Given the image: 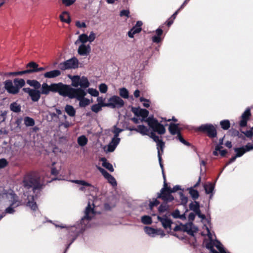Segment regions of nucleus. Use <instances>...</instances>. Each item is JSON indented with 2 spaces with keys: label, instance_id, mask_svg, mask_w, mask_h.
Instances as JSON below:
<instances>
[{
  "label": "nucleus",
  "instance_id": "32",
  "mask_svg": "<svg viewBox=\"0 0 253 253\" xmlns=\"http://www.w3.org/2000/svg\"><path fill=\"white\" fill-rule=\"evenodd\" d=\"M188 190L190 196L194 200H196L199 198V193L197 190L194 189L193 188H189Z\"/></svg>",
  "mask_w": 253,
  "mask_h": 253
},
{
  "label": "nucleus",
  "instance_id": "22",
  "mask_svg": "<svg viewBox=\"0 0 253 253\" xmlns=\"http://www.w3.org/2000/svg\"><path fill=\"white\" fill-rule=\"evenodd\" d=\"M61 75V72L58 70H54L44 74V77L46 78H54Z\"/></svg>",
  "mask_w": 253,
  "mask_h": 253
},
{
  "label": "nucleus",
  "instance_id": "3",
  "mask_svg": "<svg viewBox=\"0 0 253 253\" xmlns=\"http://www.w3.org/2000/svg\"><path fill=\"white\" fill-rule=\"evenodd\" d=\"M23 186L27 189L33 188L34 193L36 192V190H41L43 184L41 182L40 177L34 172H31L26 174L23 180Z\"/></svg>",
  "mask_w": 253,
  "mask_h": 253
},
{
  "label": "nucleus",
  "instance_id": "33",
  "mask_svg": "<svg viewBox=\"0 0 253 253\" xmlns=\"http://www.w3.org/2000/svg\"><path fill=\"white\" fill-rule=\"evenodd\" d=\"M234 151H235V152H236V157H241L245 153H246L244 147H243V146L241 147L234 148Z\"/></svg>",
  "mask_w": 253,
  "mask_h": 253
},
{
  "label": "nucleus",
  "instance_id": "31",
  "mask_svg": "<svg viewBox=\"0 0 253 253\" xmlns=\"http://www.w3.org/2000/svg\"><path fill=\"white\" fill-rule=\"evenodd\" d=\"M21 107L16 102H12L10 105V109L15 113H19L21 111Z\"/></svg>",
  "mask_w": 253,
  "mask_h": 253
},
{
  "label": "nucleus",
  "instance_id": "30",
  "mask_svg": "<svg viewBox=\"0 0 253 253\" xmlns=\"http://www.w3.org/2000/svg\"><path fill=\"white\" fill-rule=\"evenodd\" d=\"M27 83L31 86L34 87V89H39L41 86V84L35 80H27Z\"/></svg>",
  "mask_w": 253,
  "mask_h": 253
},
{
  "label": "nucleus",
  "instance_id": "13",
  "mask_svg": "<svg viewBox=\"0 0 253 253\" xmlns=\"http://www.w3.org/2000/svg\"><path fill=\"white\" fill-rule=\"evenodd\" d=\"M142 24L143 23L141 21H137L135 25L128 31V36L130 38H133L135 34L139 33L142 30L141 26Z\"/></svg>",
  "mask_w": 253,
  "mask_h": 253
},
{
  "label": "nucleus",
  "instance_id": "44",
  "mask_svg": "<svg viewBox=\"0 0 253 253\" xmlns=\"http://www.w3.org/2000/svg\"><path fill=\"white\" fill-rule=\"evenodd\" d=\"M164 148L158 149V157L159 159V162L161 168H163V164L162 163V156L164 153Z\"/></svg>",
  "mask_w": 253,
  "mask_h": 253
},
{
  "label": "nucleus",
  "instance_id": "46",
  "mask_svg": "<svg viewBox=\"0 0 253 253\" xmlns=\"http://www.w3.org/2000/svg\"><path fill=\"white\" fill-rule=\"evenodd\" d=\"M179 195L181 204L186 207L188 202V198L182 192H179Z\"/></svg>",
  "mask_w": 253,
  "mask_h": 253
},
{
  "label": "nucleus",
  "instance_id": "29",
  "mask_svg": "<svg viewBox=\"0 0 253 253\" xmlns=\"http://www.w3.org/2000/svg\"><path fill=\"white\" fill-rule=\"evenodd\" d=\"M101 161L102 162V166L108 169L110 171L113 172L114 169L112 165L107 162L105 158H102Z\"/></svg>",
  "mask_w": 253,
  "mask_h": 253
},
{
  "label": "nucleus",
  "instance_id": "19",
  "mask_svg": "<svg viewBox=\"0 0 253 253\" xmlns=\"http://www.w3.org/2000/svg\"><path fill=\"white\" fill-rule=\"evenodd\" d=\"M169 130L171 135H177L178 133H180L179 124L170 123L169 125Z\"/></svg>",
  "mask_w": 253,
  "mask_h": 253
},
{
  "label": "nucleus",
  "instance_id": "17",
  "mask_svg": "<svg viewBox=\"0 0 253 253\" xmlns=\"http://www.w3.org/2000/svg\"><path fill=\"white\" fill-rule=\"evenodd\" d=\"M157 218L158 220L162 223L165 229L170 228L171 225L172 223L171 219L168 218L166 216L165 217H162L160 216H158Z\"/></svg>",
  "mask_w": 253,
  "mask_h": 253
},
{
  "label": "nucleus",
  "instance_id": "28",
  "mask_svg": "<svg viewBox=\"0 0 253 253\" xmlns=\"http://www.w3.org/2000/svg\"><path fill=\"white\" fill-rule=\"evenodd\" d=\"M60 19L62 22L70 23L71 21L69 14L67 11H64L60 15Z\"/></svg>",
  "mask_w": 253,
  "mask_h": 253
},
{
  "label": "nucleus",
  "instance_id": "40",
  "mask_svg": "<svg viewBox=\"0 0 253 253\" xmlns=\"http://www.w3.org/2000/svg\"><path fill=\"white\" fill-rule=\"evenodd\" d=\"M241 132L245 136V140L246 137L249 139H252L253 137V127H251L250 129L245 131L241 130Z\"/></svg>",
  "mask_w": 253,
  "mask_h": 253
},
{
  "label": "nucleus",
  "instance_id": "2",
  "mask_svg": "<svg viewBox=\"0 0 253 253\" xmlns=\"http://www.w3.org/2000/svg\"><path fill=\"white\" fill-rule=\"evenodd\" d=\"M145 121L152 129L150 132V137L157 143V150L160 148H164L165 147V142L162 139H159V137L155 133L157 132L160 135L164 134L166 132L165 126L160 123L157 119L154 118L153 116L149 117Z\"/></svg>",
  "mask_w": 253,
  "mask_h": 253
},
{
  "label": "nucleus",
  "instance_id": "49",
  "mask_svg": "<svg viewBox=\"0 0 253 253\" xmlns=\"http://www.w3.org/2000/svg\"><path fill=\"white\" fill-rule=\"evenodd\" d=\"M204 243L206 248L209 249L210 252L213 249H214L213 248L214 246V243L211 239L209 242H204Z\"/></svg>",
  "mask_w": 253,
  "mask_h": 253
},
{
  "label": "nucleus",
  "instance_id": "6",
  "mask_svg": "<svg viewBox=\"0 0 253 253\" xmlns=\"http://www.w3.org/2000/svg\"><path fill=\"white\" fill-rule=\"evenodd\" d=\"M39 65L33 61L28 63L26 66V69L21 71H17L13 72H9L7 74L8 76H22L26 75L28 77H30L28 75L33 73L36 72L37 68Z\"/></svg>",
  "mask_w": 253,
  "mask_h": 253
},
{
  "label": "nucleus",
  "instance_id": "9",
  "mask_svg": "<svg viewBox=\"0 0 253 253\" xmlns=\"http://www.w3.org/2000/svg\"><path fill=\"white\" fill-rule=\"evenodd\" d=\"M124 104L125 102L122 98L118 96L114 95L109 99L108 102L104 105L113 109H119L123 107Z\"/></svg>",
  "mask_w": 253,
  "mask_h": 253
},
{
  "label": "nucleus",
  "instance_id": "39",
  "mask_svg": "<svg viewBox=\"0 0 253 253\" xmlns=\"http://www.w3.org/2000/svg\"><path fill=\"white\" fill-rule=\"evenodd\" d=\"M144 231L147 234L154 236L157 233V229L151 227H145Z\"/></svg>",
  "mask_w": 253,
  "mask_h": 253
},
{
  "label": "nucleus",
  "instance_id": "62",
  "mask_svg": "<svg viewBox=\"0 0 253 253\" xmlns=\"http://www.w3.org/2000/svg\"><path fill=\"white\" fill-rule=\"evenodd\" d=\"M76 0H62V3L67 6H69L73 4Z\"/></svg>",
  "mask_w": 253,
  "mask_h": 253
},
{
  "label": "nucleus",
  "instance_id": "38",
  "mask_svg": "<svg viewBox=\"0 0 253 253\" xmlns=\"http://www.w3.org/2000/svg\"><path fill=\"white\" fill-rule=\"evenodd\" d=\"M214 188V185L210 183L209 184H205L204 185V189L206 194L212 193Z\"/></svg>",
  "mask_w": 253,
  "mask_h": 253
},
{
  "label": "nucleus",
  "instance_id": "21",
  "mask_svg": "<svg viewBox=\"0 0 253 253\" xmlns=\"http://www.w3.org/2000/svg\"><path fill=\"white\" fill-rule=\"evenodd\" d=\"M137 132L143 135H148L150 137V132L149 129L144 125H138L137 126Z\"/></svg>",
  "mask_w": 253,
  "mask_h": 253
},
{
  "label": "nucleus",
  "instance_id": "37",
  "mask_svg": "<svg viewBox=\"0 0 253 253\" xmlns=\"http://www.w3.org/2000/svg\"><path fill=\"white\" fill-rule=\"evenodd\" d=\"M79 41L84 44L88 41V38L87 35L85 34H83L79 37V39L75 42V44H77Z\"/></svg>",
  "mask_w": 253,
  "mask_h": 253
},
{
  "label": "nucleus",
  "instance_id": "1",
  "mask_svg": "<svg viewBox=\"0 0 253 253\" xmlns=\"http://www.w3.org/2000/svg\"><path fill=\"white\" fill-rule=\"evenodd\" d=\"M71 80V85L77 87L73 88L70 85H68L65 97H68L70 99L76 98L79 102V106L81 107H85L90 104L89 99L85 98L86 92L84 89L89 87L90 84L87 78L85 76L81 77L80 76H69Z\"/></svg>",
  "mask_w": 253,
  "mask_h": 253
},
{
  "label": "nucleus",
  "instance_id": "11",
  "mask_svg": "<svg viewBox=\"0 0 253 253\" xmlns=\"http://www.w3.org/2000/svg\"><path fill=\"white\" fill-rule=\"evenodd\" d=\"M131 111L137 117H142V119L141 121H145V120L148 118L147 117L149 115V111L145 109H141L139 107H132L131 108Z\"/></svg>",
  "mask_w": 253,
  "mask_h": 253
},
{
  "label": "nucleus",
  "instance_id": "34",
  "mask_svg": "<svg viewBox=\"0 0 253 253\" xmlns=\"http://www.w3.org/2000/svg\"><path fill=\"white\" fill-rule=\"evenodd\" d=\"M220 125L224 130H228L230 127V123L228 120H224L220 121Z\"/></svg>",
  "mask_w": 253,
  "mask_h": 253
},
{
  "label": "nucleus",
  "instance_id": "63",
  "mask_svg": "<svg viewBox=\"0 0 253 253\" xmlns=\"http://www.w3.org/2000/svg\"><path fill=\"white\" fill-rule=\"evenodd\" d=\"M123 131L122 129L118 128L115 126L114 130L113 131V133L114 134V136L118 137L119 135V133Z\"/></svg>",
  "mask_w": 253,
  "mask_h": 253
},
{
  "label": "nucleus",
  "instance_id": "64",
  "mask_svg": "<svg viewBox=\"0 0 253 253\" xmlns=\"http://www.w3.org/2000/svg\"><path fill=\"white\" fill-rule=\"evenodd\" d=\"M76 26L79 28H85L86 25L84 22H81L80 21L76 22Z\"/></svg>",
  "mask_w": 253,
  "mask_h": 253
},
{
  "label": "nucleus",
  "instance_id": "48",
  "mask_svg": "<svg viewBox=\"0 0 253 253\" xmlns=\"http://www.w3.org/2000/svg\"><path fill=\"white\" fill-rule=\"evenodd\" d=\"M176 138L178 139L182 143L187 146H190L191 144L186 141L183 137L182 136L181 133H178L176 137Z\"/></svg>",
  "mask_w": 253,
  "mask_h": 253
},
{
  "label": "nucleus",
  "instance_id": "56",
  "mask_svg": "<svg viewBox=\"0 0 253 253\" xmlns=\"http://www.w3.org/2000/svg\"><path fill=\"white\" fill-rule=\"evenodd\" d=\"M98 169L106 179H107L111 175L105 169L101 167H98Z\"/></svg>",
  "mask_w": 253,
  "mask_h": 253
},
{
  "label": "nucleus",
  "instance_id": "20",
  "mask_svg": "<svg viewBox=\"0 0 253 253\" xmlns=\"http://www.w3.org/2000/svg\"><path fill=\"white\" fill-rule=\"evenodd\" d=\"M163 33V31L162 29H157L156 30V35L152 37V42L154 43H160L162 40V39L161 38V36L162 35Z\"/></svg>",
  "mask_w": 253,
  "mask_h": 253
},
{
  "label": "nucleus",
  "instance_id": "47",
  "mask_svg": "<svg viewBox=\"0 0 253 253\" xmlns=\"http://www.w3.org/2000/svg\"><path fill=\"white\" fill-rule=\"evenodd\" d=\"M167 203H168L162 204L159 206L158 211L160 212H164L169 210V206L167 205Z\"/></svg>",
  "mask_w": 253,
  "mask_h": 253
},
{
  "label": "nucleus",
  "instance_id": "35",
  "mask_svg": "<svg viewBox=\"0 0 253 253\" xmlns=\"http://www.w3.org/2000/svg\"><path fill=\"white\" fill-rule=\"evenodd\" d=\"M24 120V124L27 126H33L35 124L34 120L29 117H25Z\"/></svg>",
  "mask_w": 253,
  "mask_h": 253
},
{
  "label": "nucleus",
  "instance_id": "45",
  "mask_svg": "<svg viewBox=\"0 0 253 253\" xmlns=\"http://www.w3.org/2000/svg\"><path fill=\"white\" fill-rule=\"evenodd\" d=\"M182 231L187 232L191 236H194V232L192 230L191 227L187 225L182 224Z\"/></svg>",
  "mask_w": 253,
  "mask_h": 253
},
{
  "label": "nucleus",
  "instance_id": "59",
  "mask_svg": "<svg viewBox=\"0 0 253 253\" xmlns=\"http://www.w3.org/2000/svg\"><path fill=\"white\" fill-rule=\"evenodd\" d=\"M55 164V162H53L52 164V167L51 169V175L56 176L59 174V171L54 167V165Z\"/></svg>",
  "mask_w": 253,
  "mask_h": 253
},
{
  "label": "nucleus",
  "instance_id": "58",
  "mask_svg": "<svg viewBox=\"0 0 253 253\" xmlns=\"http://www.w3.org/2000/svg\"><path fill=\"white\" fill-rule=\"evenodd\" d=\"M224 138V136L219 139L218 144L215 146V150L216 151L220 150L223 148L222 145L223 144Z\"/></svg>",
  "mask_w": 253,
  "mask_h": 253
},
{
  "label": "nucleus",
  "instance_id": "43",
  "mask_svg": "<svg viewBox=\"0 0 253 253\" xmlns=\"http://www.w3.org/2000/svg\"><path fill=\"white\" fill-rule=\"evenodd\" d=\"M141 222L144 224H151L152 223V219L149 215H144L141 217Z\"/></svg>",
  "mask_w": 253,
  "mask_h": 253
},
{
  "label": "nucleus",
  "instance_id": "18",
  "mask_svg": "<svg viewBox=\"0 0 253 253\" xmlns=\"http://www.w3.org/2000/svg\"><path fill=\"white\" fill-rule=\"evenodd\" d=\"M28 202L27 206L30 207L31 210L36 211L38 209V206L36 202L35 201V196L34 195H30L28 196Z\"/></svg>",
  "mask_w": 253,
  "mask_h": 253
},
{
  "label": "nucleus",
  "instance_id": "4",
  "mask_svg": "<svg viewBox=\"0 0 253 253\" xmlns=\"http://www.w3.org/2000/svg\"><path fill=\"white\" fill-rule=\"evenodd\" d=\"M68 85L62 83H53L49 85L46 83H43L42 85L41 93L47 95L49 93L50 91H51L53 92H58L59 95L65 97Z\"/></svg>",
  "mask_w": 253,
  "mask_h": 253
},
{
  "label": "nucleus",
  "instance_id": "52",
  "mask_svg": "<svg viewBox=\"0 0 253 253\" xmlns=\"http://www.w3.org/2000/svg\"><path fill=\"white\" fill-rule=\"evenodd\" d=\"M87 92L92 96L97 97L99 95V92L96 89L92 88H88Z\"/></svg>",
  "mask_w": 253,
  "mask_h": 253
},
{
  "label": "nucleus",
  "instance_id": "50",
  "mask_svg": "<svg viewBox=\"0 0 253 253\" xmlns=\"http://www.w3.org/2000/svg\"><path fill=\"white\" fill-rule=\"evenodd\" d=\"M73 182H74L76 184L82 185L83 186L90 187L91 186V184L88 183L87 182H86L84 180H75L73 181Z\"/></svg>",
  "mask_w": 253,
  "mask_h": 253
},
{
  "label": "nucleus",
  "instance_id": "51",
  "mask_svg": "<svg viewBox=\"0 0 253 253\" xmlns=\"http://www.w3.org/2000/svg\"><path fill=\"white\" fill-rule=\"evenodd\" d=\"M106 179L108 180V182L113 186H117V181L115 178L112 175H110Z\"/></svg>",
  "mask_w": 253,
  "mask_h": 253
},
{
  "label": "nucleus",
  "instance_id": "53",
  "mask_svg": "<svg viewBox=\"0 0 253 253\" xmlns=\"http://www.w3.org/2000/svg\"><path fill=\"white\" fill-rule=\"evenodd\" d=\"M8 165L7 161L4 159H0V169H3L7 167Z\"/></svg>",
  "mask_w": 253,
  "mask_h": 253
},
{
  "label": "nucleus",
  "instance_id": "26",
  "mask_svg": "<svg viewBox=\"0 0 253 253\" xmlns=\"http://www.w3.org/2000/svg\"><path fill=\"white\" fill-rule=\"evenodd\" d=\"M189 209L193 211L195 213L198 212L200 211V204L198 202L195 201L194 202H192L189 205Z\"/></svg>",
  "mask_w": 253,
  "mask_h": 253
},
{
  "label": "nucleus",
  "instance_id": "61",
  "mask_svg": "<svg viewBox=\"0 0 253 253\" xmlns=\"http://www.w3.org/2000/svg\"><path fill=\"white\" fill-rule=\"evenodd\" d=\"M160 204V202L157 200L155 199L153 201L150 202L149 203V207L151 209H152L155 206H157Z\"/></svg>",
  "mask_w": 253,
  "mask_h": 253
},
{
  "label": "nucleus",
  "instance_id": "7",
  "mask_svg": "<svg viewBox=\"0 0 253 253\" xmlns=\"http://www.w3.org/2000/svg\"><path fill=\"white\" fill-rule=\"evenodd\" d=\"M197 130L205 133L210 138L217 136V130L215 126L211 124L202 125L197 128Z\"/></svg>",
  "mask_w": 253,
  "mask_h": 253
},
{
  "label": "nucleus",
  "instance_id": "27",
  "mask_svg": "<svg viewBox=\"0 0 253 253\" xmlns=\"http://www.w3.org/2000/svg\"><path fill=\"white\" fill-rule=\"evenodd\" d=\"M10 195L13 199V201L10 206L5 210V212L8 213H13L15 211L12 206L14 204V203L16 202V198L17 197L15 194H11Z\"/></svg>",
  "mask_w": 253,
  "mask_h": 253
},
{
  "label": "nucleus",
  "instance_id": "57",
  "mask_svg": "<svg viewBox=\"0 0 253 253\" xmlns=\"http://www.w3.org/2000/svg\"><path fill=\"white\" fill-rule=\"evenodd\" d=\"M214 246L218 249L220 253H222V250H225L221 243L217 240L215 241V243H214Z\"/></svg>",
  "mask_w": 253,
  "mask_h": 253
},
{
  "label": "nucleus",
  "instance_id": "16",
  "mask_svg": "<svg viewBox=\"0 0 253 253\" xmlns=\"http://www.w3.org/2000/svg\"><path fill=\"white\" fill-rule=\"evenodd\" d=\"M67 65L68 69H76L79 66V61L75 57L64 61Z\"/></svg>",
  "mask_w": 253,
  "mask_h": 253
},
{
  "label": "nucleus",
  "instance_id": "42",
  "mask_svg": "<svg viewBox=\"0 0 253 253\" xmlns=\"http://www.w3.org/2000/svg\"><path fill=\"white\" fill-rule=\"evenodd\" d=\"M120 95L124 98H128V91L125 87L121 88L119 89Z\"/></svg>",
  "mask_w": 253,
  "mask_h": 253
},
{
  "label": "nucleus",
  "instance_id": "12",
  "mask_svg": "<svg viewBox=\"0 0 253 253\" xmlns=\"http://www.w3.org/2000/svg\"><path fill=\"white\" fill-rule=\"evenodd\" d=\"M251 116V112L250 108H247L241 116V120L240 121L239 126L243 127L247 126V122Z\"/></svg>",
  "mask_w": 253,
  "mask_h": 253
},
{
  "label": "nucleus",
  "instance_id": "60",
  "mask_svg": "<svg viewBox=\"0 0 253 253\" xmlns=\"http://www.w3.org/2000/svg\"><path fill=\"white\" fill-rule=\"evenodd\" d=\"M243 147H244L245 151L246 153L247 152L253 150V144L248 143L246 145L243 146Z\"/></svg>",
  "mask_w": 253,
  "mask_h": 253
},
{
  "label": "nucleus",
  "instance_id": "5",
  "mask_svg": "<svg viewBox=\"0 0 253 253\" xmlns=\"http://www.w3.org/2000/svg\"><path fill=\"white\" fill-rule=\"evenodd\" d=\"M13 84L11 80H8L4 82V87L7 91L12 94H16L19 92L20 89L25 84L23 79L16 78L13 80Z\"/></svg>",
  "mask_w": 253,
  "mask_h": 253
},
{
  "label": "nucleus",
  "instance_id": "54",
  "mask_svg": "<svg viewBox=\"0 0 253 253\" xmlns=\"http://www.w3.org/2000/svg\"><path fill=\"white\" fill-rule=\"evenodd\" d=\"M99 89L102 93H105L108 89L107 85L105 84H101L99 86Z\"/></svg>",
  "mask_w": 253,
  "mask_h": 253
},
{
  "label": "nucleus",
  "instance_id": "36",
  "mask_svg": "<svg viewBox=\"0 0 253 253\" xmlns=\"http://www.w3.org/2000/svg\"><path fill=\"white\" fill-rule=\"evenodd\" d=\"M88 140L84 135H82L78 137V143L81 146H85L87 143Z\"/></svg>",
  "mask_w": 253,
  "mask_h": 253
},
{
  "label": "nucleus",
  "instance_id": "41",
  "mask_svg": "<svg viewBox=\"0 0 253 253\" xmlns=\"http://www.w3.org/2000/svg\"><path fill=\"white\" fill-rule=\"evenodd\" d=\"M102 107L106 106L104 104H95L91 106V109L93 112L97 113L101 110Z\"/></svg>",
  "mask_w": 253,
  "mask_h": 253
},
{
  "label": "nucleus",
  "instance_id": "24",
  "mask_svg": "<svg viewBox=\"0 0 253 253\" xmlns=\"http://www.w3.org/2000/svg\"><path fill=\"white\" fill-rule=\"evenodd\" d=\"M229 132L232 136H237L244 141L245 140V136L242 132H240L239 130L232 128L229 130Z\"/></svg>",
  "mask_w": 253,
  "mask_h": 253
},
{
  "label": "nucleus",
  "instance_id": "10",
  "mask_svg": "<svg viewBox=\"0 0 253 253\" xmlns=\"http://www.w3.org/2000/svg\"><path fill=\"white\" fill-rule=\"evenodd\" d=\"M23 91L28 93L31 100L33 102H38L41 98V91L38 89H34L29 87H25L23 88Z\"/></svg>",
  "mask_w": 253,
  "mask_h": 253
},
{
  "label": "nucleus",
  "instance_id": "23",
  "mask_svg": "<svg viewBox=\"0 0 253 253\" xmlns=\"http://www.w3.org/2000/svg\"><path fill=\"white\" fill-rule=\"evenodd\" d=\"M120 141V139L118 138V137H115L112 139L111 143H112V145L110 144L108 146V150L109 152H113L117 145L119 143Z\"/></svg>",
  "mask_w": 253,
  "mask_h": 253
},
{
  "label": "nucleus",
  "instance_id": "14",
  "mask_svg": "<svg viewBox=\"0 0 253 253\" xmlns=\"http://www.w3.org/2000/svg\"><path fill=\"white\" fill-rule=\"evenodd\" d=\"M91 48L89 45L82 44L79 47L78 52L81 56L87 55L89 54Z\"/></svg>",
  "mask_w": 253,
  "mask_h": 253
},
{
  "label": "nucleus",
  "instance_id": "55",
  "mask_svg": "<svg viewBox=\"0 0 253 253\" xmlns=\"http://www.w3.org/2000/svg\"><path fill=\"white\" fill-rule=\"evenodd\" d=\"M98 169L106 179H107L111 175L105 169L101 167H98Z\"/></svg>",
  "mask_w": 253,
  "mask_h": 253
},
{
  "label": "nucleus",
  "instance_id": "25",
  "mask_svg": "<svg viewBox=\"0 0 253 253\" xmlns=\"http://www.w3.org/2000/svg\"><path fill=\"white\" fill-rule=\"evenodd\" d=\"M65 111L70 117H73L76 115V110L73 106L67 104L65 107Z\"/></svg>",
  "mask_w": 253,
  "mask_h": 253
},
{
  "label": "nucleus",
  "instance_id": "8",
  "mask_svg": "<svg viewBox=\"0 0 253 253\" xmlns=\"http://www.w3.org/2000/svg\"><path fill=\"white\" fill-rule=\"evenodd\" d=\"M157 198L161 199L165 203L171 202L174 200V197L170 190V187L168 186V183L164 184V187L161 189L160 193H158Z\"/></svg>",
  "mask_w": 253,
  "mask_h": 253
},
{
  "label": "nucleus",
  "instance_id": "15",
  "mask_svg": "<svg viewBox=\"0 0 253 253\" xmlns=\"http://www.w3.org/2000/svg\"><path fill=\"white\" fill-rule=\"evenodd\" d=\"M85 215L82 218V220H84V219H86L87 220H90L92 218V216L90 215V214L94 215V210L93 208H91L90 203L89 202L87 206L86 207L85 210Z\"/></svg>",
  "mask_w": 253,
  "mask_h": 253
}]
</instances>
